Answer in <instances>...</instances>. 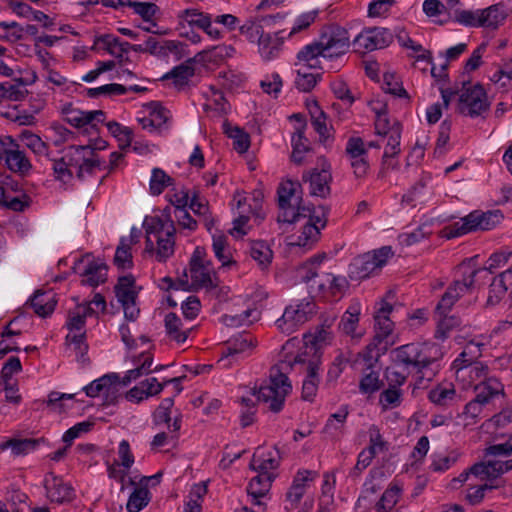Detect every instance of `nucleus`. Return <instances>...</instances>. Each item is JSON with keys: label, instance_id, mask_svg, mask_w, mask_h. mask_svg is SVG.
Wrapping results in <instances>:
<instances>
[{"label": "nucleus", "instance_id": "obj_1", "mask_svg": "<svg viewBox=\"0 0 512 512\" xmlns=\"http://www.w3.org/2000/svg\"><path fill=\"white\" fill-rule=\"evenodd\" d=\"M320 364L321 357L314 347H306L293 358L281 360L270 369L269 383L259 388L257 400L265 403L273 412L281 411L286 396L292 390L287 374L290 371H297L306 374L302 385V397L304 400L312 401L318 390Z\"/></svg>", "mask_w": 512, "mask_h": 512}, {"label": "nucleus", "instance_id": "obj_2", "mask_svg": "<svg viewBox=\"0 0 512 512\" xmlns=\"http://www.w3.org/2000/svg\"><path fill=\"white\" fill-rule=\"evenodd\" d=\"M100 169L101 161L90 145L69 146L64 155L53 163L55 178L63 183L70 182L74 175L84 181Z\"/></svg>", "mask_w": 512, "mask_h": 512}, {"label": "nucleus", "instance_id": "obj_3", "mask_svg": "<svg viewBox=\"0 0 512 512\" xmlns=\"http://www.w3.org/2000/svg\"><path fill=\"white\" fill-rule=\"evenodd\" d=\"M395 366H402L404 370L413 369L421 374V378L431 380L435 375L431 368L441 357L442 352L436 344L410 343L394 350Z\"/></svg>", "mask_w": 512, "mask_h": 512}, {"label": "nucleus", "instance_id": "obj_4", "mask_svg": "<svg viewBox=\"0 0 512 512\" xmlns=\"http://www.w3.org/2000/svg\"><path fill=\"white\" fill-rule=\"evenodd\" d=\"M145 251L164 262L174 254L176 228L172 221L163 222L159 218L145 221Z\"/></svg>", "mask_w": 512, "mask_h": 512}, {"label": "nucleus", "instance_id": "obj_5", "mask_svg": "<svg viewBox=\"0 0 512 512\" xmlns=\"http://www.w3.org/2000/svg\"><path fill=\"white\" fill-rule=\"evenodd\" d=\"M279 223H296L311 208L302 205V187L299 181L286 180L277 189Z\"/></svg>", "mask_w": 512, "mask_h": 512}, {"label": "nucleus", "instance_id": "obj_6", "mask_svg": "<svg viewBox=\"0 0 512 512\" xmlns=\"http://www.w3.org/2000/svg\"><path fill=\"white\" fill-rule=\"evenodd\" d=\"M459 269L462 278L454 280L442 295L436 306L438 315L448 313L461 297L471 293L476 285H483L477 278L478 274L487 275L486 270H473L469 264H461Z\"/></svg>", "mask_w": 512, "mask_h": 512}, {"label": "nucleus", "instance_id": "obj_7", "mask_svg": "<svg viewBox=\"0 0 512 512\" xmlns=\"http://www.w3.org/2000/svg\"><path fill=\"white\" fill-rule=\"evenodd\" d=\"M213 267L206 259V252L202 247H196L189 262V275L186 270L178 278V286L183 290L215 287L213 283Z\"/></svg>", "mask_w": 512, "mask_h": 512}, {"label": "nucleus", "instance_id": "obj_8", "mask_svg": "<svg viewBox=\"0 0 512 512\" xmlns=\"http://www.w3.org/2000/svg\"><path fill=\"white\" fill-rule=\"evenodd\" d=\"M322 51V59L328 69H339L341 59L349 51L350 39L348 31L342 27L330 28L318 40Z\"/></svg>", "mask_w": 512, "mask_h": 512}, {"label": "nucleus", "instance_id": "obj_9", "mask_svg": "<svg viewBox=\"0 0 512 512\" xmlns=\"http://www.w3.org/2000/svg\"><path fill=\"white\" fill-rule=\"evenodd\" d=\"M459 94L457 111L471 118L483 116L490 108L487 93L482 85L463 82Z\"/></svg>", "mask_w": 512, "mask_h": 512}, {"label": "nucleus", "instance_id": "obj_10", "mask_svg": "<svg viewBox=\"0 0 512 512\" xmlns=\"http://www.w3.org/2000/svg\"><path fill=\"white\" fill-rule=\"evenodd\" d=\"M502 219L503 215L499 210L487 212L474 211L462 219L463 223L461 225L455 223L445 228V236L447 238H455L471 231L490 230L496 227Z\"/></svg>", "mask_w": 512, "mask_h": 512}, {"label": "nucleus", "instance_id": "obj_11", "mask_svg": "<svg viewBox=\"0 0 512 512\" xmlns=\"http://www.w3.org/2000/svg\"><path fill=\"white\" fill-rule=\"evenodd\" d=\"M393 256L390 246L381 247L373 252L360 255L352 261L349 266V276L354 280H361L369 277L376 269L386 264Z\"/></svg>", "mask_w": 512, "mask_h": 512}, {"label": "nucleus", "instance_id": "obj_12", "mask_svg": "<svg viewBox=\"0 0 512 512\" xmlns=\"http://www.w3.org/2000/svg\"><path fill=\"white\" fill-rule=\"evenodd\" d=\"M316 305L310 298L287 306L281 318L276 321L277 328L285 334L295 332L315 314Z\"/></svg>", "mask_w": 512, "mask_h": 512}, {"label": "nucleus", "instance_id": "obj_13", "mask_svg": "<svg viewBox=\"0 0 512 512\" xmlns=\"http://www.w3.org/2000/svg\"><path fill=\"white\" fill-rule=\"evenodd\" d=\"M115 294L124 310L125 318L131 321L135 320L140 310L136 305L138 290L134 277L132 275L120 277L115 286Z\"/></svg>", "mask_w": 512, "mask_h": 512}, {"label": "nucleus", "instance_id": "obj_14", "mask_svg": "<svg viewBox=\"0 0 512 512\" xmlns=\"http://www.w3.org/2000/svg\"><path fill=\"white\" fill-rule=\"evenodd\" d=\"M66 326L69 330L66 336V343L73 345L77 359L85 362V355L88 351V345L85 342V318L74 308L69 312Z\"/></svg>", "mask_w": 512, "mask_h": 512}, {"label": "nucleus", "instance_id": "obj_15", "mask_svg": "<svg viewBox=\"0 0 512 512\" xmlns=\"http://www.w3.org/2000/svg\"><path fill=\"white\" fill-rule=\"evenodd\" d=\"M308 215L301 216V220H306L302 231L295 241H291V245L299 247L310 248L315 242L318 241L320 231L326 226L327 219L324 212L316 214L313 208H310L307 212Z\"/></svg>", "mask_w": 512, "mask_h": 512}, {"label": "nucleus", "instance_id": "obj_16", "mask_svg": "<svg viewBox=\"0 0 512 512\" xmlns=\"http://www.w3.org/2000/svg\"><path fill=\"white\" fill-rule=\"evenodd\" d=\"M393 35L386 28H369L362 31L355 39L354 46L357 52L366 53L383 49L390 45Z\"/></svg>", "mask_w": 512, "mask_h": 512}, {"label": "nucleus", "instance_id": "obj_17", "mask_svg": "<svg viewBox=\"0 0 512 512\" xmlns=\"http://www.w3.org/2000/svg\"><path fill=\"white\" fill-rule=\"evenodd\" d=\"M392 296L387 294L379 303L374 314L375 320V337L374 340L381 344L387 340L394 330V321L390 318L393 312V305L388 301Z\"/></svg>", "mask_w": 512, "mask_h": 512}, {"label": "nucleus", "instance_id": "obj_18", "mask_svg": "<svg viewBox=\"0 0 512 512\" xmlns=\"http://www.w3.org/2000/svg\"><path fill=\"white\" fill-rule=\"evenodd\" d=\"M318 472L312 470H299L293 482L286 493V510L297 508L302 497L306 493L307 487L318 477Z\"/></svg>", "mask_w": 512, "mask_h": 512}, {"label": "nucleus", "instance_id": "obj_19", "mask_svg": "<svg viewBox=\"0 0 512 512\" xmlns=\"http://www.w3.org/2000/svg\"><path fill=\"white\" fill-rule=\"evenodd\" d=\"M331 180L330 166L325 161L322 163L321 170L315 168L304 173L302 176V181L309 183L310 194L321 198L330 195Z\"/></svg>", "mask_w": 512, "mask_h": 512}, {"label": "nucleus", "instance_id": "obj_20", "mask_svg": "<svg viewBox=\"0 0 512 512\" xmlns=\"http://www.w3.org/2000/svg\"><path fill=\"white\" fill-rule=\"evenodd\" d=\"M46 496L55 503L70 502L74 499L75 493L73 487L65 482L61 477L53 473H48L44 479Z\"/></svg>", "mask_w": 512, "mask_h": 512}, {"label": "nucleus", "instance_id": "obj_21", "mask_svg": "<svg viewBox=\"0 0 512 512\" xmlns=\"http://www.w3.org/2000/svg\"><path fill=\"white\" fill-rule=\"evenodd\" d=\"M64 114L65 120L76 128L89 126L91 129H96L97 125L103 123L106 119L102 110L81 111L71 106L64 109Z\"/></svg>", "mask_w": 512, "mask_h": 512}, {"label": "nucleus", "instance_id": "obj_22", "mask_svg": "<svg viewBox=\"0 0 512 512\" xmlns=\"http://www.w3.org/2000/svg\"><path fill=\"white\" fill-rule=\"evenodd\" d=\"M316 289L324 298H340L347 287V280L341 276H335L331 273H323L314 281Z\"/></svg>", "mask_w": 512, "mask_h": 512}, {"label": "nucleus", "instance_id": "obj_23", "mask_svg": "<svg viewBox=\"0 0 512 512\" xmlns=\"http://www.w3.org/2000/svg\"><path fill=\"white\" fill-rule=\"evenodd\" d=\"M8 147L4 156V163L8 170L18 175L24 176L32 169V164L25 152L20 149V145L16 141H9Z\"/></svg>", "mask_w": 512, "mask_h": 512}, {"label": "nucleus", "instance_id": "obj_24", "mask_svg": "<svg viewBox=\"0 0 512 512\" xmlns=\"http://www.w3.org/2000/svg\"><path fill=\"white\" fill-rule=\"evenodd\" d=\"M348 416L349 408L347 405H342L335 413H332L322 429V434L325 438L339 441L346 433Z\"/></svg>", "mask_w": 512, "mask_h": 512}, {"label": "nucleus", "instance_id": "obj_25", "mask_svg": "<svg viewBox=\"0 0 512 512\" xmlns=\"http://www.w3.org/2000/svg\"><path fill=\"white\" fill-rule=\"evenodd\" d=\"M255 33L259 35L258 49L262 58L269 61L277 57L284 37L280 36L279 33H263L260 26L255 27Z\"/></svg>", "mask_w": 512, "mask_h": 512}, {"label": "nucleus", "instance_id": "obj_26", "mask_svg": "<svg viewBox=\"0 0 512 512\" xmlns=\"http://www.w3.org/2000/svg\"><path fill=\"white\" fill-rule=\"evenodd\" d=\"M489 376V368L484 362L456 368L455 377L463 387H471L476 382L481 383Z\"/></svg>", "mask_w": 512, "mask_h": 512}, {"label": "nucleus", "instance_id": "obj_27", "mask_svg": "<svg viewBox=\"0 0 512 512\" xmlns=\"http://www.w3.org/2000/svg\"><path fill=\"white\" fill-rule=\"evenodd\" d=\"M361 307L359 303H354L349 306L346 312L341 317L339 329L342 333L350 336L352 339L359 340L362 338L364 332L358 329L359 317Z\"/></svg>", "mask_w": 512, "mask_h": 512}, {"label": "nucleus", "instance_id": "obj_28", "mask_svg": "<svg viewBox=\"0 0 512 512\" xmlns=\"http://www.w3.org/2000/svg\"><path fill=\"white\" fill-rule=\"evenodd\" d=\"M297 66L310 69L327 68L326 63L322 59V51L319 41L304 46L297 54Z\"/></svg>", "mask_w": 512, "mask_h": 512}, {"label": "nucleus", "instance_id": "obj_29", "mask_svg": "<svg viewBox=\"0 0 512 512\" xmlns=\"http://www.w3.org/2000/svg\"><path fill=\"white\" fill-rule=\"evenodd\" d=\"M117 384H121L119 375L111 373L94 380L84 388V391L88 397H97L101 393L116 394L118 392Z\"/></svg>", "mask_w": 512, "mask_h": 512}, {"label": "nucleus", "instance_id": "obj_30", "mask_svg": "<svg viewBox=\"0 0 512 512\" xmlns=\"http://www.w3.org/2000/svg\"><path fill=\"white\" fill-rule=\"evenodd\" d=\"M165 328L169 338L177 343H184L193 327L184 323L175 313H168L165 316Z\"/></svg>", "mask_w": 512, "mask_h": 512}, {"label": "nucleus", "instance_id": "obj_31", "mask_svg": "<svg viewBox=\"0 0 512 512\" xmlns=\"http://www.w3.org/2000/svg\"><path fill=\"white\" fill-rule=\"evenodd\" d=\"M480 27L496 30L507 17L503 4H494L485 9H479Z\"/></svg>", "mask_w": 512, "mask_h": 512}, {"label": "nucleus", "instance_id": "obj_32", "mask_svg": "<svg viewBox=\"0 0 512 512\" xmlns=\"http://www.w3.org/2000/svg\"><path fill=\"white\" fill-rule=\"evenodd\" d=\"M174 402L171 398H165L153 413V421L155 425L166 424L170 433H177L181 428V420L175 418L171 423V408Z\"/></svg>", "mask_w": 512, "mask_h": 512}, {"label": "nucleus", "instance_id": "obj_33", "mask_svg": "<svg viewBox=\"0 0 512 512\" xmlns=\"http://www.w3.org/2000/svg\"><path fill=\"white\" fill-rule=\"evenodd\" d=\"M272 479L271 473H258L257 476L251 479L247 486V493L251 497L252 504L256 501H261L262 498L267 496L271 488Z\"/></svg>", "mask_w": 512, "mask_h": 512}, {"label": "nucleus", "instance_id": "obj_34", "mask_svg": "<svg viewBox=\"0 0 512 512\" xmlns=\"http://www.w3.org/2000/svg\"><path fill=\"white\" fill-rule=\"evenodd\" d=\"M200 55H202V53H199L194 58H190L184 63L174 67L170 72L163 76V79H172L174 85L178 87L186 85L189 79L193 77L195 74L193 63L196 61V58Z\"/></svg>", "mask_w": 512, "mask_h": 512}, {"label": "nucleus", "instance_id": "obj_35", "mask_svg": "<svg viewBox=\"0 0 512 512\" xmlns=\"http://www.w3.org/2000/svg\"><path fill=\"white\" fill-rule=\"evenodd\" d=\"M30 306L37 315L40 317H46L55 309V294L51 291H37L30 300Z\"/></svg>", "mask_w": 512, "mask_h": 512}, {"label": "nucleus", "instance_id": "obj_36", "mask_svg": "<svg viewBox=\"0 0 512 512\" xmlns=\"http://www.w3.org/2000/svg\"><path fill=\"white\" fill-rule=\"evenodd\" d=\"M484 344L470 341L468 342L463 351L459 354V356L453 361V369L456 372V368H460L462 366H468L472 364L479 363V358L482 356V348Z\"/></svg>", "mask_w": 512, "mask_h": 512}, {"label": "nucleus", "instance_id": "obj_37", "mask_svg": "<svg viewBox=\"0 0 512 512\" xmlns=\"http://www.w3.org/2000/svg\"><path fill=\"white\" fill-rule=\"evenodd\" d=\"M278 464L273 451L258 448L252 457L250 467L258 473H270L269 471L276 469Z\"/></svg>", "mask_w": 512, "mask_h": 512}, {"label": "nucleus", "instance_id": "obj_38", "mask_svg": "<svg viewBox=\"0 0 512 512\" xmlns=\"http://www.w3.org/2000/svg\"><path fill=\"white\" fill-rule=\"evenodd\" d=\"M107 267L104 263L91 260L87 262L81 275L84 277L83 284L96 287L106 280Z\"/></svg>", "mask_w": 512, "mask_h": 512}, {"label": "nucleus", "instance_id": "obj_39", "mask_svg": "<svg viewBox=\"0 0 512 512\" xmlns=\"http://www.w3.org/2000/svg\"><path fill=\"white\" fill-rule=\"evenodd\" d=\"M292 161L301 165L306 161V155L310 153L311 149L308 145V140L304 136V125L297 128L296 132L292 136Z\"/></svg>", "mask_w": 512, "mask_h": 512}, {"label": "nucleus", "instance_id": "obj_40", "mask_svg": "<svg viewBox=\"0 0 512 512\" xmlns=\"http://www.w3.org/2000/svg\"><path fill=\"white\" fill-rule=\"evenodd\" d=\"M140 364L131 370H128L125 376L121 380L122 385H127L133 380H137L143 375H147L151 372L159 371L164 368L163 365L156 366L152 368L153 358L148 354H141V359H139Z\"/></svg>", "mask_w": 512, "mask_h": 512}, {"label": "nucleus", "instance_id": "obj_41", "mask_svg": "<svg viewBox=\"0 0 512 512\" xmlns=\"http://www.w3.org/2000/svg\"><path fill=\"white\" fill-rule=\"evenodd\" d=\"M476 395H482L487 398V404L490 403L495 397L504 396V385L494 376H488L481 383L474 385Z\"/></svg>", "mask_w": 512, "mask_h": 512}, {"label": "nucleus", "instance_id": "obj_42", "mask_svg": "<svg viewBox=\"0 0 512 512\" xmlns=\"http://www.w3.org/2000/svg\"><path fill=\"white\" fill-rule=\"evenodd\" d=\"M145 42L146 53L158 57H166L169 53L176 52L178 49V43L172 40L159 41L154 36H148Z\"/></svg>", "mask_w": 512, "mask_h": 512}, {"label": "nucleus", "instance_id": "obj_43", "mask_svg": "<svg viewBox=\"0 0 512 512\" xmlns=\"http://www.w3.org/2000/svg\"><path fill=\"white\" fill-rule=\"evenodd\" d=\"M95 45L115 57H121L123 53L128 51L129 43L120 41L118 37L112 34H104L96 39Z\"/></svg>", "mask_w": 512, "mask_h": 512}, {"label": "nucleus", "instance_id": "obj_44", "mask_svg": "<svg viewBox=\"0 0 512 512\" xmlns=\"http://www.w3.org/2000/svg\"><path fill=\"white\" fill-rule=\"evenodd\" d=\"M253 347V337L249 333H242L227 341L223 355L228 358L246 352Z\"/></svg>", "mask_w": 512, "mask_h": 512}, {"label": "nucleus", "instance_id": "obj_45", "mask_svg": "<svg viewBox=\"0 0 512 512\" xmlns=\"http://www.w3.org/2000/svg\"><path fill=\"white\" fill-rule=\"evenodd\" d=\"M370 107L376 114L375 130L377 135L386 137V135L390 133V129L392 128L393 124L390 122V119L387 115L386 105L381 104L380 102H371Z\"/></svg>", "mask_w": 512, "mask_h": 512}, {"label": "nucleus", "instance_id": "obj_46", "mask_svg": "<svg viewBox=\"0 0 512 512\" xmlns=\"http://www.w3.org/2000/svg\"><path fill=\"white\" fill-rule=\"evenodd\" d=\"M249 254L261 268H267L273 258V252L264 241H253L250 245Z\"/></svg>", "mask_w": 512, "mask_h": 512}, {"label": "nucleus", "instance_id": "obj_47", "mask_svg": "<svg viewBox=\"0 0 512 512\" xmlns=\"http://www.w3.org/2000/svg\"><path fill=\"white\" fill-rule=\"evenodd\" d=\"M212 248L216 258L222 263L223 267L235 265V261L232 259L231 250L225 236L214 235Z\"/></svg>", "mask_w": 512, "mask_h": 512}, {"label": "nucleus", "instance_id": "obj_48", "mask_svg": "<svg viewBox=\"0 0 512 512\" xmlns=\"http://www.w3.org/2000/svg\"><path fill=\"white\" fill-rule=\"evenodd\" d=\"M322 259V256H314L302 264L297 270L298 277L304 282L309 283L311 289L315 288L316 283H314V281H317L318 277H320L316 268L322 262Z\"/></svg>", "mask_w": 512, "mask_h": 512}, {"label": "nucleus", "instance_id": "obj_49", "mask_svg": "<svg viewBox=\"0 0 512 512\" xmlns=\"http://www.w3.org/2000/svg\"><path fill=\"white\" fill-rule=\"evenodd\" d=\"M402 127L401 124L394 120L392 124V128L390 129V133L386 135L388 137L387 144L385 146V151L383 155V159L392 158L397 156L400 152V139H401Z\"/></svg>", "mask_w": 512, "mask_h": 512}, {"label": "nucleus", "instance_id": "obj_50", "mask_svg": "<svg viewBox=\"0 0 512 512\" xmlns=\"http://www.w3.org/2000/svg\"><path fill=\"white\" fill-rule=\"evenodd\" d=\"M487 404V398L482 395H476L474 399L468 402L463 410L462 416L465 419V425L475 424Z\"/></svg>", "mask_w": 512, "mask_h": 512}, {"label": "nucleus", "instance_id": "obj_51", "mask_svg": "<svg viewBox=\"0 0 512 512\" xmlns=\"http://www.w3.org/2000/svg\"><path fill=\"white\" fill-rule=\"evenodd\" d=\"M151 496L147 487L140 485L136 487L129 496L126 509L129 512H139L150 502Z\"/></svg>", "mask_w": 512, "mask_h": 512}, {"label": "nucleus", "instance_id": "obj_52", "mask_svg": "<svg viewBox=\"0 0 512 512\" xmlns=\"http://www.w3.org/2000/svg\"><path fill=\"white\" fill-rule=\"evenodd\" d=\"M429 400L439 406H446L456 398V390L452 384L438 385L428 394Z\"/></svg>", "mask_w": 512, "mask_h": 512}, {"label": "nucleus", "instance_id": "obj_53", "mask_svg": "<svg viewBox=\"0 0 512 512\" xmlns=\"http://www.w3.org/2000/svg\"><path fill=\"white\" fill-rule=\"evenodd\" d=\"M224 132L233 139V147L239 153H244L250 146L249 135L239 127H232L229 123H224Z\"/></svg>", "mask_w": 512, "mask_h": 512}, {"label": "nucleus", "instance_id": "obj_54", "mask_svg": "<svg viewBox=\"0 0 512 512\" xmlns=\"http://www.w3.org/2000/svg\"><path fill=\"white\" fill-rule=\"evenodd\" d=\"M462 321L459 317L451 315L447 316V313L439 315L437 321V328L435 331V337L440 340L448 338L451 331L461 326Z\"/></svg>", "mask_w": 512, "mask_h": 512}, {"label": "nucleus", "instance_id": "obj_55", "mask_svg": "<svg viewBox=\"0 0 512 512\" xmlns=\"http://www.w3.org/2000/svg\"><path fill=\"white\" fill-rule=\"evenodd\" d=\"M133 242V237L130 239L122 238L120 244L118 245L115 256H114V264L120 269H129L132 267V254H131V243Z\"/></svg>", "mask_w": 512, "mask_h": 512}, {"label": "nucleus", "instance_id": "obj_56", "mask_svg": "<svg viewBox=\"0 0 512 512\" xmlns=\"http://www.w3.org/2000/svg\"><path fill=\"white\" fill-rule=\"evenodd\" d=\"M17 83L3 82L0 83V98L10 101H20L26 94L27 90L24 89V82L22 79H17Z\"/></svg>", "mask_w": 512, "mask_h": 512}, {"label": "nucleus", "instance_id": "obj_57", "mask_svg": "<svg viewBox=\"0 0 512 512\" xmlns=\"http://www.w3.org/2000/svg\"><path fill=\"white\" fill-rule=\"evenodd\" d=\"M401 496V489L397 485L387 488L375 505L377 512H389L397 504Z\"/></svg>", "mask_w": 512, "mask_h": 512}, {"label": "nucleus", "instance_id": "obj_58", "mask_svg": "<svg viewBox=\"0 0 512 512\" xmlns=\"http://www.w3.org/2000/svg\"><path fill=\"white\" fill-rule=\"evenodd\" d=\"M25 146L29 148L35 155L39 157L49 156V146L38 135L25 131L22 133Z\"/></svg>", "mask_w": 512, "mask_h": 512}, {"label": "nucleus", "instance_id": "obj_59", "mask_svg": "<svg viewBox=\"0 0 512 512\" xmlns=\"http://www.w3.org/2000/svg\"><path fill=\"white\" fill-rule=\"evenodd\" d=\"M190 209L198 216L203 217L205 227L210 230L213 221L210 218L208 202L205 199L199 197L197 193H194L189 202Z\"/></svg>", "mask_w": 512, "mask_h": 512}, {"label": "nucleus", "instance_id": "obj_60", "mask_svg": "<svg viewBox=\"0 0 512 512\" xmlns=\"http://www.w3.org/2000/svg\"><path fill=\"white\" fill-rule=\"evenodd\" d=\"M125 6L131 7L136 14L141 16V18L146 22H151L152 26H157L155 22H152L153 17L158 12L159 8L156 4L151 2H137L130 1L126 3Z\"/></svg>", "mask_w": 512, "mask_h": 512}, {"label": "nucleus", "instance_id": "obj_61", "mask_svg": "<svg viewBox=\"0 0 512 512\" xmlns=\"http://www.w3.org/2000/svg\"><path fill=\"white\" fill-rule=\"evenodd\" d=\"M512 470V459L507 461H492L488 460V482H499L503 486V481L499 478L502 474Z\"/></svg>", "mask_w": 512, "mask_h": 512}, {"label": "nucleus", "instance_id": "obj_62", "mask_svg": "<svg viewBox=\"0 0 512 512\" xmlns=\"http://www.w3.org/2000/svg\"><path fill=\"white\" fill-rule=\"evenodd\" d=\"M148 116L153 120L154 126L160 130L170 119V112L157 102H151L147 105Z\"/></svg>", "mask_w": 512, "mask_h": 512}, {"label": "nucleus", "instance_id": "obj_63", "mask_svg": "<svg viewBox=\"0 0 512 512\" xmlns=\"http://www.w3.org/2000/svg\"><path fill=\"white\" fill-rule=\"evenodd\" d=\"M310 68L299 66L297 70V77L295 79L296 87L303 92H309L317 83V76L309 72Z\"/></svg>", "mask_w": 512, "mask_h": 512}, {"label": "nucleus", "instance_id": "obj_64", "mask_svg": "<svg viewBox=\"0 0 512 512\" xmlns=\"http://www.w3.org/2000/svg\"><path fill=\"white\" fill-rule=\"evenodd\" d=\"M172 178L168 176L163 170L155 168L152 171L150 179V191L153 195H159L163 192L165 187L170 185Z\"/></svg>", "mask_w": 512, "mask_h": 512}]
</instances>
